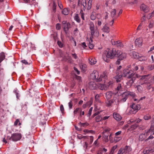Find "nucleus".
I'll return each mask as SVG.
<instances>
[{
  "mask_svg": "<svg viewBox=\"0 0 154 154\" xmlns=\"http://www.w3.org/2000/svg\"><path fill=\"white\" fill-rule=\"evenodd\" d=\"M115 56L118 57L119 60H121L126 57V54L125 53L122 52L119 50L116 51L115 49H112L108 51H104L103 55V60L107 62L109 61V59H112Z\"/></svg>",
  "mask_w": 154,
  "mask_h": 154,
  "instance_id": "f257e3e1",
  "label": "nucleus"
},
{
  "mask_svg": "<svg viewBox=\"0 0 154 154\" xmlns=\"http://www.w3.org/2000/svg\"><path fill=\"white\" fill-rule=\"evenodd\" d=\"M108 74L106 71L104 72L100 76L99 72L96 70H94L90 75V78L91 79L95 80L97 82H102L105 83L106 82V79H108Z\"/></svg>",
  "mask_w": 154,
  "mask_h": 154,
  "instance_id": "f03ea898",
  "label": "nucleus"
},
{
  "mask_svg": "<svg viewBox=\"0 0 154 154\" xmlns=\"http://www.w3.org/2000/svg\"><path fill=\"white\" fill-rule=\"evenodd\" d=\"M89 25L91 35L92 38L98 37L99 33L97 28L95 27L94 23L92 21H90Z\"/></svg>",
  "mask_w": 154,
  "mask_h": 154,
  "instance_id": "7ed1b4c3",
  "label": "nucleus"
},
{
  "mask_svg": "<svg viewBox=\"0 0 154 154\" xmlns=\"http://www.w3.org/2000/svg\"><path fill=\"white\" fill-rule=\"evenodd\" d=\"M122 73L124 77H126L128 79H130L134 76H136L137 78L139 77V75L137 74L134 73L132 70L127 69H124Z\"/></svg>",
  "mask_w": 154,
  "mask_h": 154,
  "instance_id": "20e7f679",
  "label": "nucleus"
},
{
  "mask_svg": "<svg viewBox=\"0 0 154 154\" xmlns=\"http://www.w3.org/2000/svg\"><path fill=\"white\" fill-rule=\"evenodd\" d=\"M21 137L22 135L21 134L15 133L12 134L9 139L11 140L14 141H17L20 140Z\"/></svg>",
  "mask_w": 154,
  "mask_h": 154,
  "instance_id": "39448f33",
  "label": "nucleus"
},
{
  "mask_svg": "<svg viewBox=\"0 0 154 154\" xmlns=\"http://www.w3.org/2000/svg\"><path fill=\"white\" fill-rule=\"evenodd\" d=\"M131 107L133 109V111L131 109V111L133 112V113H135L138 110L140 109L141 106L139 104L133 103L131 106Z\"/></svg>",
  "mask_w": 154,
  "mask_h": 154,
  "instance_id": "423d86ee",
  "label": "nucleus"
},
{
  "mask_svg": "<svg viewBox=\"0 0 154 154\" xmlns=\"http://www.w3.org/2000/svg\"><path fill=\"white\" fill-rule=\"evenodd\" d=\"M116 96V93L112 91H107L105 94V97L107 100L110 99Z\"/></svg>",
  "mask_w": 154,
  "mask_h": 154,
  "instance_id": "0eeeda50",
  "label": "nucleus"
},
{
  "mask_svg": "<svg viewBox=\"0 0 154 154\" xmlns=\"http://www.w3.org/2000/svg\"><path fill=\"white\" fill-rule=\"evenodd\" d=\"M112 82L110 81L108 82V84L107 85L103 84H100L98 85V88L101 90H106L108 89L109 86L112 84Z\"/></svg>",
  "mask_w": 154,
  "mask_h": 154,
  "instance_id": "6e6552de",
  "label": "nucleus"
},
{
  "mask_svg": "<svg viewBox=\"0 0 154 154\" xmlns=\"http://www.w3.org/2000/svg\"><path fill=\"white\" fill-rule=\"evenodd\" d=\"M116 75L114 77L115 80L117 82H120L123 79V76L122 73H119V72H116Z\"/></svg>",
  "mask_w": 154,
  "mask_h": 154,
  "instance_id": "1a4fd4ad",
  "label": "nucleus"
},
{
  "mask_svg": "<svg viewBox=\"0 0 154 154\" xmlns=\"http://www.w3.org/2000/svg\"><path fill=\"white\" fill-rule=\"evenodd\" d=\"M116 10L115 9H113L110 12V17L112 18V25H113L114 20L115 18H116L117 17L116 16Z\"/></svg>",
  "mask_w": 154,
  "mask_h": 154,
  "instance_id": "9d476101",
  "label": "nucleus"
},
{
  "mask_svg": "<svg viewBox=\"0 0 154 154\" xmlns=\"http://www.w3.org/2000/svg\"><path fill=\"white\" fill-rule=\"evenodd\" d=\"M24 2L26 3L29 4L30 5L32 6V5H35L37 4L35 0H23Z\"/></svg>",
  "mask_w": 154,
  "mask_h": 154,
  "instance_id": "9b49d317",
  "label": "nucleus"
},
{
  "mask_svg": "<svg viewBox=\"0 0 154 154\" xmlns=\"http://www.w3.org/2000/svg\"><path fill=\"white\" fill-rule=\"evenodd\" d=\"M154 152V147L151 149H149L148 148H146L143 150V154H150V153Z\"/></svg>",
  "mask_w": 154,
  "mask_h": 154,
  "instance_id": "f8f14e48",
  "label": "nucleus"
},
{
  "mask_svg": "<svg viewBox=\"0 0 154 154\" xmlns=\"http://www.w3.org/2000/svg\"><path fill=\"white\" fill-rule=\"evenodd\" d=\"M89 88L91 90L95 89L97 88L96 84L94 82H91L89 83Z\"/></svg>",
  "mask_w": 154,
  "mask_h": 154,
  "instance_id": "ddd939ff",
  "label": "nucleus"
},
{
  "mask_svg": "<svg viewBox=\"0 0 154 154\" xmlns=\"http://www.w3.org/2000/svg\"><path fill=\"white\" fill-rule=\"evenodd\" d=\"M142 39L140 38H137L135 41V43L136 45L139 47L142 45Z\"/></svg>",
  "mask_w": 154,
  "mask_h": 154,
  "instance_id": "4468645a",
  "label": "nucleus"
},
{
  "mask_svg": "<svg viewBox=\"0 0 154 154\" xmlns=\"http://www.w3.org/2000/svg\"><path fill=\"white\" fill-rule=\"evenodd\" d=\"M127 146H125L124 149H121L119 151L117 154H125L128 152Z\"/></svg>",
  "mask_w": 154,
  "mask_h": 154,
  "instance_id": "2eb2a0df",
  "label": "nucleus"
},
{
  "mask_svg": "<svg viewBox=\"0 0 154 154\" xmlns=\"http://www.w3.org/2000/svg\"><path fill=\"white\" fill-rule=\"evenodd\" d=\"M128 98V97L125 93H123L122 96V98L120 100V103H123L125 102Z\"/></svg>",
  "mask_w": 154,
  "mask_h": 154,
  "instance_id": "dca6fc26",
  "label": "nucleus"
},
{
  "mask_svg": "<svg viewBox=\"0 0 154 154\" xmlns=\"http://www.w3.org/2000/svg\"><path fill=\"white\" fill-rule=\"evenodd\" d=\"M140 9L145 12H147L149 11L148 8L144 4L141 5Z\"/></svg>",
  "mask_w": 154,
  "mask_h": 154,
  "instance_id": "f3484780",
  "label": "nucleus"
},
{
  "mask_svg": "<svg viewBox=\"0 0 154 154\" xmlns=\"http://www.w3.org/2000/svg\"><path fill=\"white\" fill-rule=\"evenodd\" d=\"M113 118L117 121H119L122 119L121 116L119 114L117 113H114L113 114Z\"/></svg>",
  "mask_w": 154,
  "mask_h": 154,
  "instance_id": "a211bd4d",
  "label": "nucleus"
},
{
  "mask_svg": "<svg viewBox=\"0 0 154 154\" xmlns=\"http://www.w3.org/2000/svg\"><path fill=\"white\" fill-rule=\"evenodd\" d=\"M102 30L103 32L106 33H109L110 31V29L109 27L106 24L103 27Z\"/></svg>",
  "mask_w": 154,
  "mask_h": 154,
  "instance_id": "6ab92c4d",
  "label": "nucleus"
},
{
  "mask_svg": "<svg viewBox=\"0 0 154 154\" xmlns=\"http://www.w3.org/2000/svg\"><path fill=\"white\" fill-rule=\"evenodd\" d=\"M70 26V24L69 23H67L63 25L64 31L66 33H67V31L69 28Z\"/></svg>",
  "mask_w": 154,
  "mask_h": 154,
  "instance_id": "aec40b11",
  "label": "nucleus"
},
{
  "mask_svg": "<svg viewBox=\"0 0 154 154\" xmlns=\"http://www.w3.org/2000/svg\"><path fill=\"white\" fill-rule=\"evenodd\" d=\"M139 55L138 53L134 51H132L131 53V56L135 59H138L139 57Z\"/></svg>",
  "mask_w": 154,
  "mask_h": 154,
  "instance_id": "412c9836",
  "label": "nucleus"
},
{
  "mask_svg": "<svg viewBox=\"0 0 154 154\" xmlns=\"http://www.w3.org/2000/svg\"><path fill=\"white\" fill-rule=\"evenodd\" d=\"M89 63L92 65L95 64L96 62V59L94 58L90 57L89 58Z\"/></svg>",
  "mask_w": 154,
  "mask_h": 154,
  "instance_id": "4be33fe9",
  "label": "nucleus"
},
{
  "mask_svg": "<svg viewBox=\"0 0 154 154\" xmlns=\"http://www.w3.org/2000/svg\"><path fill=\"white\" fill-rule=\"evenodd\" d=\"M152 129V124L150 128V129L148 130H146L145 131V133L144 134H145L146 136V137L148 136V135L150 134V132H151V130Z\"/></svg>",
  "mask_w": 154,
  "mask_h": 154,
  "instance_id": "5701e85b",
  "label": "nucleus"
},
{
  "mask_svg": "<svg viewBox=\"0 0 154 154\" xmlns=\"http://www.w3.org/2000/svg\"><path fill=\"white\" fill-rule=\"evenodd\" d=\"M122 85L123 83H119L118 84V85L116 88V90L118 91V92H119V93H120L121 91H122Z\"/></svg>",
  "mask_w": 154,
  "mask_h": 154,
  "instance_id": "b1692460",
  "label": "nucleus"
},
{
  "mask_svg": "<svg viewBox=\"0 0 154 154\" xmlns=\"http://www.w3.org/2000/svg\"><path fill=\"white\" fill-rule=\"evenodd\" d=\"M106 105L108 106H111L112 103H113L114 101L112 99L107 100L106 101Z\"/></svg>",
  "mask_w": 154,
  "mask_h": 154,
  "instance_id": "393cba45",
  "label": "nucleus"
},
{
  "mask_svg": "<svg viewBox=\"0 0 154 154\" xmlns=\"http://www.w3.org/2000/svg\"><path fill=\"white\" fill-rule=\"evenodd\" d=\"M106 105L108 106H111L112 103H113L114 101L112 99L107 100L106 101Z\"/></svg>",
  "mask_w": 154,
  "mask_h": 154,
  "instance_id": "a878e982",
  "label": "nucleus"
},
{
  "mask_svg": "<svg viewBox=\"0 0 154 154\" xmlns=\"http://www.w3.org/2000/svg\"><path fill=\"white\" fill-rule=\"evenodd\" d=\"M125 93L128 97L130 96L132 97H134L135 96V94L133 92L128 91L126 92H125Z\"/></svg>",
  "mask_w": 154,
  "mask_h": 154,
  "instance_id": "bb28decb",
  "label": "nucleus"
},
{
  "mask_svg": "<svg viewBox=\"0 0 154 154\" xmlns=\"http://www.w3.org/2000/svg\"><path fill=\"white\" fill-rule=\"evenodd\" d=\"M118 96H114V97L113 98V101H114V102L115 103V104L116 105H118L119 104L120 102V100H119L118 98Z\"/></svg>",
  "mask_w": 154,
  "mask_h": 154,
  "instance_id": "cd10ccee",
  "label": "nucleus"
},
{
  "mask_svg": "<svg viewBox=\"0 0 154 154\" xmlns=\"http://www.w3.org/2000/svg\"><path fill=\"white\" fill-rule=\"evenodd\" d=\"M87 5L86 1V0H82L81 2V6L82 5L83 6V9L85 10L86 8Z\"/></svg>",
  "mask_w": 154,
  "mask_h": 154,
  "instance_id": "c85d7f7f",
  "label": "nucleus"
},
{
  "mask_svg": "<svg viewBox=\"0 0 154 154\" xmlns=\"http://www.w3.org/2000/svg\"><path fill=\"white\" fill-rule=\"evenodd\" d=\"M109 135L107 134H103V140L105 142H107L109 140L108 139V136Z\"/></svg>",
  "mask_w": 154,
  "mask_h": 154,
  "instance_id": "c756f323",
  "label": "nucleus"
},
{
  "mask_svg": "<svg viewBox=\"0 0 154 154\" xmlns=\"http://www.w3.org/2000/svg\"><path fill=\"white\" fill-rule=\"evenodd\" d=\"M135 77L136 76H133L132 77L131 79L128 82V84L130 86H131L134 83V81L135 80Z\"/></svg>",
  "mask_w": 154,
  "mask_h": 154,
  "instance_id": "7c9ffc66",
  "label": "nucleus"
},
{
  "mask_svg": "<svg viewBox=\"0 0 154 154\" xmlns=\"http://www.w3.org/2000/svg\"><path fill=\"white\" fill-rule=\"evenodd\" d=\"M5 56L4 52H2L0 54V63L5 58Z\"/></svg>",
  "mask_w": 154,
  "mask_h": 154,
  "instance_id": "2f4dec72",
  "label": "nucleus"
},
{
  "mask_svg": "<svg viewBox=\"0 0 154 154\" xmlns=\"http://www.w3.org/2000/svg\"><path fill=\"white\" fill-rule=\"evenodd\" d=\"M150 77V75L149 74H148L142 76L140 79L141 80H146L148 79Z\"/></svg>",
  "mask_w": 154,
  "mask_h": 154,
  "instance_id": "473e14b6",
  "label": "nucleus"
},
{
  "mask_svg": "<svg viewBox=\"0 0 154 154\" xmlns=\"http://www.w3.org/2000/svg\"><path fill=\"white\" fill-rule=\"evenodd\" d=\"M141 121V119H136L134 120L133 119H131L130 120V122L131 123H134L135 124L138 123Z\"/></svg>",
  "mask_w": 154,
  "mask_h": 154,
  "instance_id": "72a5a7b5",
  "label": "nucleus"
},
{
  "mask_svg": "<svg viewBox=\"0 0 154 154\" xmlns=\"http://www.w3.org/2000/svg\"><path fill=\"white\" fill-rule=\"evenodd\" d=\"M92 0H89L88 3V7L87 9L88 10H90L92 7Z\"/></svg>",
  "mask_w": 154,
  "mask_h": 154,
  "instance_id": "f704fd0d",
  "label": "nucleus"
},
{
  "mask_svg": "<svg viewBox=\"0 0 154 154\" xmlns=\"http://www.w3.org/2000/svg\"><path fill=\"white\" fill-rule=\"evenodd\" d=\"M146 138L145 134L144 133H142L141 134H140L139 136V139L140 140H143Z\"/></svg>",
  "mask_w": 154,
  "mask_h": 154,
  "instance_id": "c9c22d12",
  "label": "nucleus"
},
{
  "mask_svg": "<svg viewBox=\"0 0 154 154\" xmlns=\"http://www.w3.org/2000/svg\"><path fill=\"white\" fill-rule=\"evenodd\" d=\"M62 13L64 15H67L69 13V11L67 8L64 9L62 11Z\"/></svg>",
  "mask_w": 154,
  "mask_h": 154,
  "instance_id": "e433bc0d",
  "label": "nucleus"
},
{
  "mask_svg": "<svg viewBox=\"0 0 154 154\" xmlns=\"http://www.w3.org/2000/svg\"><path fill=\"white\" fill-rule=\"evenodd\" d=\"M95 119L96 122H98L102 120V118L101 116L98 115L95 117Z\"/></svg>",
  "mask_w": 154,
  "mask_h": 154,
  "instance_id": "4c0bfd02",
  "label": "nucleus"
},
{
  "mask_svg": "<svg viewBox=\"0 0 154 154\" xmlns=\"http://www.w3.org/2000/svg\"><path fill=\"white\" fill-rule=\"evenodd\" d=\"M140 61H145L147 60V58L146 57L144 56H140L139 55V57L138 59Z\"/></svg>",
  "mask_w": 154,
  "mask_h": 154,
  "instance_id": "58836bf2",
  "label": "nucleus"
},
{
  "mask_svg": "<svg viewBox=\"0 0 154 154\" xmlns=\"http://www.w3.org/2000/svg\"><path fill=\"white\" fill-rule=\"evenodd\" d=\"M81 108H76L73 112L74 115H76L77 113H80V112L81 111Z\"/></svg>",
  "mask_w": 154,
  "mask_h": 154,
  "instance_id": "ea45409f",
  "label": "nucleus"
},
{
  "mask_svg": "<svg viewBox=\"0 0 154 154\" xmlns=\"http://www.w3.org/2000/svg\"><path fill=\"white\" fill-rule=\"evenodd\" d=\"M112 134L111 133L110 134L109 136V140L111 143H113V142H114V140H116L115 138H117V137H115L114 139L112 137Z\"/></svg>",
  "mask_w": 154,
  "mask_h": 154,
  "instance_id": "a19ab883",
  "label": "nucleus"
},
{
  "mask_svg": "<svg viewBox=\"0 0 154 154\" xmlns=\"http://www.w3.org/2000/svg\"><path fill=\"white\" fill-rule=\"evenodd\" d=\"M79 124L80 125V126L83 127H85L89 125L88 123L87 122L84 123H82L81 122H80L79 123Z\"/></svg>",
  "mask_w": 154,
  "mask_h": 154,
  "instance_id": "79ce46f5",
  "label": "nucleus"
},
{
  "mask_svg": "<svg viewBox=\"0 0 154 154\" xmlns=\"http://www.w3.org/2000/svg\"><path fill=\"white\" fill-rule=\"evenodd\" d=\"M94 12H92L90 16V18L92 20H94L96 19V16Z\"/></svg>",
  "mask_w": 154,
  "mask_h": 154,
  "instance_id": "37998d69",
  "label": "nucleus"
},
{
  "mask_svg": "<svg viewBox=\"0 0 154 154\" xmlns=\"http://www.w3.org/2000/svg\"><path fill=\"white\" fill-rule=\"evenodd\" d=\"M115 44L117 46L119 47H122L123 46V44L119 41H117L116 42Z\"/></svg>",
  "mask_w": 154,
  "mask_h": 154,
  "instance_id": "c03bdc74",
  "label": "nucleus"
},
{
  "mask_svg": "<svg viewBox=\"0 0 154 154\" xmlns=\"http://www.w3.org/2000/svg\"><path fill=\"white\" fill-rule=\"evenodd\" d=\"M110 131V129L109 128H107L104 129L103 134H107L109 135V132Z\"/></svg>",
  "mask_w": 154,
  "mask_h": 154,
  "instance_id": "a18cd8bd",
  "label": "nucleus"
},
{
  "mask_svg": "<svg viewBox=\"0 0 154 154\" xmlns=\"http://www.w3.org/2000/svg\"><path fill=\"white\" fill-rule=\"evenodd\" d=\"M75 20L78 23H79L80 22V18L78 14H76L74 17Z\"/></svg>",
  "mask_w": 154,
  "mask_h": 154,
  "instance_id": "49530a36",
  "label": "nucleus"
},
{
  "mask_svg": "<svg viewBox=\"0 0 154 154\" xmlns=\"http://www.w3.org/2000/svg\"><path fill=\"white\" fill-rule=\"evenodd\" d=\"M151 116L148 114L144 116L143 117L144 119L145 120H148L151 118Z\"/></svg>",
  "mask_w": 154,
  "mask_h": 154,
  "instance_id": "de8ad7c7",
  "label": "nucleus"
},
{
  "mask_svg": "<svg viewBox=\"0 0 154 154\" xmlns=\"http://www.w3.org/2000/svg\"><path fill=\"white\" fill-rule=\"evenodd\" d=\"M138 91L139 92H141L143 90V88L142 86L140 85H137L136 87Z\"/></svg>",
  "mask_w": 154,
  "mask_h": 154,
  "instance_id": "09e8293b",
  "label": "nucleus"
},
{
  "mask_svg": "<svg viewBox=\"0 0 154 154\" xmlns=\"http://www.w3.org/2000/svg\"><path fill=\"white\" fill-rule=\"evenodd\" d=\"M154 15V12H152L151 13L149 14L147 16V18L149 19L151 18L152 17H153Z\"/></svg>",
  "mask_w": 154,
  "mask_h": 154,
  "instance_id": "8fccbe9b",
  "label": "nucleus"
},
{
  "mask_svg": "<svg viewBox=\"0 0 154 154\" xmlns=\"http://www.w3.org/2000/svg\"><path fill=\"white\" fill-rule=\"evenodd\" d=\"M117 147V146H116L112 147L111 149L110 153L111 154H113L115 150L116 149Z\"/></svg>",
  "mask_w": 154,
  "mask_h": 154,
  "instance_id": "3c124183",
  "label": "nucleus"
},
{
  "mask_svg": "<svg viewBox=\"0 0 154 154\" xmlns=\"http://www.w3.org/2000/svg\"><path fill=\"white\" fill-rule=\"evenodd\" d=\"M137 126L138 125L137 124H133L131 125V128L132 129H134L136 128L137 127Z\"/></svg>",
  "mask_w": 154,
  "mask_h": 154,
  "instance_id": "603ef678",
  "label": "nucleus"
},
{
  "mask_svg": "<svg viewBox=\"0 0 154 154\" xmlns=\"http://www.w3.org/2000/svg\"><path fill=\"white\" fill-rule=\"evenodd\" d=\"M132 66L134 67L132 69H133V70L134 71H137L138 69L139 68V66H135L134 64H133V65Z\"/></svg>",
  "mask_w": 154,
  "mask_h": 154,
  "instance_id": "864d4df0",
  "label": "nucleus"
},
{
  "mask_svg": "<svg viewBox=\"0 0 154 154\" xmlns=\"http://www.w3.org/2000/svg\"><path fill=\"white\" fill-rule=\"evenodd\" d=\"M20 121L19 119H17L16 120V121L14 122V126H16L18 125Z\"/></svg>",
  "mask_w": 154,
  "mask_h": 154,
  "instance_id": "5fc2aeb1",
  "label": "nucleus"
},
{
  "mask_svg": "<svg viewBox=\"0 0 154 154\" xmlns=\"http://www.w3.org/2000/svg\"><path fill=\"white\" fill-rule=\"evenodd\" d=\"M88 46L89 48L90 49H91L94 48V45L93 44L91 43V42H89L88 44Z\"/></svg>",
  "mask_w": 154,
  "mask_h": 154,
  "instance_id": "6e6d98bb",
  "label": "nucleus"
},
{
  "mask_svg": "<svg viewBox=\"0 0 154 154\" xmlns=\"http://www.w3.org/2000/svg\"><path fill=\"white\" fill-rule=\"evenodd\" d=\"M57 43L60 47L62 48L63 47V45L61 42L58 41Z\"/></svg>",
  "mask_w": 154,
  "mask_h": 154,
  "instance_id": "4d7b16f0",
  "label": "nucleus"
},
{
  "mask_svg": "<svg viewBox=\"0 0 154 154\" xmlns=\"http://www.w3.org/2000/svg\"><path fill=\"white\" fill-rule=\"evenodd\" d=\"M21 62L25 65L29 64V63L25 60H21Z\"/></svg>",
  "mask_w": 154,
  "mask_h": 154,
  "instance_id": "13d9d810",
  "label": "nucleus"
},
{
  "mask_svg": "<svg viewBox=\"0 0 154 154\" xmlns=\"http://www.w3.org/2000/svg\"><path fill=\"white\" fill-rule=\"evenodd\" d=\"M56 29L57 30H60L61 29V26L60 23H58L56 24Z\"/></svg>",
  "mask_w": 154,
  "mask_h": 154,
  "instance_id": "bf43d9fd",
  "label": "nucleus"
},
{
  "mask_svg": "<svg viewBox=\"0 0 154 154\" xmlns=\"http://www.w3.org/2000/svg\"><path fill=\"white\" fill-rule=\"evenodd\" d=\"M69 106V109H71L72 108L73 106L72 103V101H70L68 103Z\"/></svg>",
  "mask_w": 154,
  "mask_h": 154,
  "instance_id": "052dcab7",
  "label": "nucleus"
},
{
  "mask_svg": "<svg viewBox=\"0 0 154 154\" xmlns=\"http://www.w3.org/2000/svg\"><path fill=\"white\" fill-rule=\"evenodd\" d=\"M150 134L152 135H154V124L153 125V124H152V129L151 130Z\"/></svg>",
  "mask_w": 154,
  "mask_h": 154,
  "instance_id": "680f3d73",
  "label": "nucleus"
},
{
  "mask_svg": "<svg viewBox=\"0 0 154 154\" xmlns=\"http://www.w3.org/2000/svg\"><path fill=\"white\" fill-rule=\"evenodd\" d=\"M122 68V66H120L119 67L117 68V69L116 70V72H118L119 73H122L120 71V69Z\"/></svg>",
  "mask_w": 154,
  "mask_h": 154,
  "instance_id": "e2e57ef3",
  "label": "nucleus"
},
{
  "mask_svg": "<svg viewBox=\"0 0 154 154\" xmlns=\"http://www.w3.org/2000/svg\"><path fill=\"white\" fill-rule=\"evenodd\" d=\"M74 70L75 71V72H76V73L77 74H79L80 73V71L79 70H78L77 68H76L75 67H74Z\"/></svg>",
  "mask_w": 154,
  "mask_h": 154,
  "instance_id": "0e129e2a",
  "label": "nucleus"
},
{
  "mask_svg": "<svg viewBox=\"0 0 154 154\" xmlns=\"http://www.w3.org/2000/svg\"><path fill=\"white\" fill-rule=\"evenodd\" d=\"M92 99H91L89 101H88V102L86 103H88V105L89 106H90L92 104Z\"/></svg>",
  "mask_w": 154,
  "mask_h": 154,
  "instance_id": "69168bd1",
  "label": "nucleus"
},
{
  "mask_svg": "<svg viewBox=\"0 0 154 154\" xmlns=\"http://www.w3.org/2000/svg\"><path fill=\"white\" fill-rule=\"evenodd\" d=\"M148 68L149 69V70H152L154 68V65L149 66H148Z\"/></svg>",
  "mask_w": 154,
  "mask_h": 154,
  "instance_id": "338daca9",
  "label": "nucleus"
},
{
  "mask_svg": "<svg viewBox=\"0 0 154 154\" xmlns=\"http://www.w3.org/2000/svg\"><path fill=\"white\" fill-rule=\"evenodd\" d=\"M108 14H109V13L108 12H105V17H104V19H105L106 20L108 18Z\"/></svg>",
  "mask_w": 154,
  "mask_h": 154,
  "instance_id": "774afa93",
  "label": "nucleus"
}]
</instances>
